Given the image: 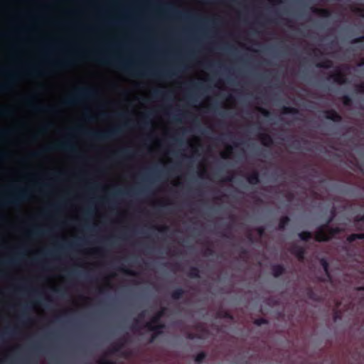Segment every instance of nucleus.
Here are the masks:
<instances>
[{"label": "nucleus", "mask_w": 364, "mask_h": 364, "mask_svg": "<svg viewBox=\"0 0 364 364\" xmlns=\"http://www.w3.org/2000/svg\"><path fill=\"white\" fill-rule=\"evenodd\" d=\"M333 236V232H327L326 228H322L316 234V239L318 241H326Z\"/></svg>", "instance_id": "f257e3e1"}, {"label": "nucleus", "mask_w": 364, "mask_h": 364, "mask_svg": "<svg viewBox=\"0 0 364 364\" xmlns=\"http://www.w3.org/2000/svg\"><path fill=\"white\" fill-rule=\"evenodd\" d=\"M161 314L162 313H159L154 318L153 320L148 323L146 324V326L147 328L149 329V330H151V331H154L157 333H159L160 332V330L159 328H161L162 326H159L158 325V321L159 319L160 318V317L161 316Z\"/></svg>", "instance_id": "f03ea898"}, {"label": "nucleus", "mask_w": 364, "mask_h": 364, "mask_svg": "<svg viewBox=\"0 0 364 364\" xmlns=\"http://www.w3.org/2000/svg\"><path fill=\"white\" fill-rule=\"evenodd\" d=\"M341 72V71L339 70V75H336L334 79L335 81L339 84H342V83L345 82L344 77L340 74Z\"/></svg>", "instance_id": "7ed1b4c3"}, {"label": "nucleus", "mask_w": 364, "mask_h": 364, "mask_svg": "<svg viewBox=\"0 0 364 364\" xmlns=\"http://www.w3.org/2000/svg\"><path fill=\"white\" fill-rule=\"evenodd\" d=\"M282 271H283V269L280 266H276V267H274V268H273V272H274V276L279 275L280 274H282Z\"/></svg>", "instance_id": "20e7f679"}, {"label": "nucleus", "mask_w": 364, "mask_h": 364, "mask_svg": "<svg viewBox=\"0 0 364 364\" xmlns=\"http://www.w3.org/2000/svg\"><path fill=\"white\" fill-rule=\"evenodd\" d=\"M356 238H360V239H361V238H364V235H363V234H354V235H350V236L348 238V240L349 241H353V240H355V239H356Z\"/></svg>", "instance_id": "39448f33"}, {"label": "nucleus", "mask_w": 364, "mask_h": 364, "mask_svg": "<svg viewBox=\"0 0 364 364\" xmlns=\"http://www.w3.org/2000/svg\"><path fill=\"white\" fill-rule=\"evenodd\" d=\"M248 180L251 183H257L258 182V176L257 174H254L251 176Z\"/></svg>", "instance_id": "423d86ee"}, {"label": "nucleus", "mask_w": 364, "mask_h": 364, "mask_svg": "<svg viewBox=\"0 0 364 364\" xmlns=\"http://www.w3.org/2000/svg\"><path fill=\"white\" fill-rule=\"evenodd\" d=\"M310 237L311 235L309 232H301L299 234V237L304 240H308Z\"/></svg>", "instance_id": "0eeeda50"}, {"label": "nucleus", "mask_w": 364, "mask_h": 364, "mask_svg": "<svg viewBox=\"0 0 364 364\" xmlns=\"http://www.w3.org/2000/svg\"><path fill=\"white\" fill-rule=\"evenodd\" d=\"M289 219L288 218L285 217L281 219L279 227L281 228H283L285 225V224L288 222Z\"/></svg>", "instance_id": "6e6552de"}, {"label": "nucleus", "mask_w": 364, "mask_h": 364, "mask_svg": "<svg viewBox=\"0 0 364 364\" xmlns=\"http://www.w3.org/2000/svg\"><path fill=\"white\" fill-rule=\"evenodd\" d=\"M205 357V354L203 353H198L196 358V360L197 362L201 361Z\"/></svg>", "instance_id": "1a4fd4ad"}, {"label": "nucleus", "mask_w": 364, "mask_h": 364, "mask_svg": "<svg viewBox=\"0 0 364 364\" xmlns=\"http://www.w3.org/2000/svg\"><path fill=\"white\" fill-rule=\"evenodd\" d=\"M230 150L228 149L225 151L222 152L221 156L224 159L228 158L230 156Z\"/></svg>", "instance_id": "9d476101"}, {"label": "nucleus", "mask_w": 364, "mask_h": 364, "mask_svg": "<svg viewBox=\"0 0 364 364\" xmlns=\"http://www.w3.org/2000/svg\"><path fill=\"white\" fill-rule=\"evenodd\" d=\"M318 14L323 16H328V11L325 9H320L318 11Z\"/></svg>", "instance_id": "9b49d317"}, {"label": "nucleus", "mask_w": 364, "mask_h": 364, "mask_svg": "<svg viewBox=\"0 0 364 364\" xmlns=\"http://www.w3.org/2000/svg\"><path fill=\"white\" fill-rule=\"evenodd\" d=\"M321 263H322V266L325 270V272L327 273L328 272V264L327 262L325 261V260H321Z\"/></svg>", "instance_id": "f8f14e48"}, {"label": "nucleus", "mask_w": 364, "mask_h": 364, "mask_svg": "<svg viewBox=\"0 0 364 364\" xmlns=\"http://www.w3.org/2000/svg\"><path fill=\"white\" fill-rule=\"evenodd\" d=\"M264 323V320L263 319H258L255 321V323L257 325H261L262 323Z\"/></svg>", "instance_id": "ddd939ff"}, {"label": "nucleus", "mask_w": 364, "mask_h": 364, "mask_svg": "<svg viewBox=\"0 0 364 364\" xmlns=\"http://www.w3.org/2000/svg\"><path fill=\"white\" fill-rule=\"evenodd\" d=\"M321 67L328 68L331 66L330 63L328 62L326 64L321 65Z\"/></svg>", "instance_id": "4468645a"}, {"label": "nucleus", "mask_w": 364, "mask_h": 364, "mask_svg": "<svg viewBox=\"0 0 364 364\" xmlns=\"http://www.w3.org/2000/svg\"><path fill=\"white\" fill-rule=\"evenodd\" d=\"M337 118H338V116L337 114H334V117H332V119H333V120L337 119Z\"/></svg>", "instance_id": "2eb2a0df"}, {"label": "nucleus", "mask_w": 364, "mask_h": 364, "mask_svg": "<svg viewBox=\"0 0 364 364\" xmlns=\"http://www.w3.org/2000/svg\"><path fill=\"white\" fill-rule=\"evenodd\" d=\"M362 65H364V61L362 63L359 64V66H362Z\"/></svg>", "instance_id": "dca6fc26"}]
</instances>
